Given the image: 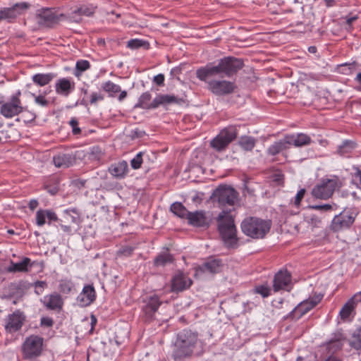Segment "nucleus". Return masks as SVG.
I'll use <instances>...</instances> for the list:
<instances>
[{
	"instance_id": "obj_1",
	"label": "nucleus",
	"mask_w": 361,
	"mask_h": 361,
	"mask_svg": "<svg viewBox=\"0 0 361 361\" xmlns=\"http://www.w3.org/2000/svg\"><path fill=\"white\" fill-rule=\"evenodd\" d=\"M243 66V62L241 59L235 57H225L221 59L217 65H207L204 68H199L196 72V75L202 81H206L208 78L216 75H224L231 77Z\"/></svg>"
},
{
	"instance_id": "obj_2",
	"label": "nucleus",
	"mask_w": 361,
	"mask_h": 361,
	"mask_svg": "<svg viewBox=\"0 0 361 361\" xmlns=\"http://www.w3.org/2000/svg\"><path fill=\"white\" fill-rule=\"evenodd\" d=\"M198 334L189 329L178 333L173 344L172 357L175 360L190 357L197 344Z\"/></svg>"
},
{
	"instance_id": "obj_3",
	"label": "nucleus",
	"mask_w": 361,
	"mask_h": 361,
	"mask_svg": "<svg viewBox=\"0 0 361 361\" xmlns=\"http://www.w3.org/2000/svg\"><path fill=\"white\" fill-rule=\"evenodd\" d=\"M218 230L227 247H233L237 243L236 227L233 216L229 212L222 211L216 218Z\"/></svg>"
},
{
	"instance_id": "obj_4",
	"label": "nucleus",
	"mask_w": 361,
	"mask_h": 361,
	"mask_svg": "<svg viewBox=\"0 0 361 361\" xmlns=\"http://www.w3.org/2000/svg\"><path fill=\"white\" fill-rule=\"evenodd\" d=\"M152 94L149 92L142 93L135 105V108L143 109H154L159 106L168 105L171 104H181L184 101L183 99L171 94H158L152 102Z\"/></svg>"
},
{
	"instance_id": "obj_5",
	"label": "nucleus",
	"mask_w": 361,
	"mask_h": 361,
	"mask_svg": "<svg viewBox=\"0 0 361 361\" xmlns=\"http://www.w3.org/2000/svg\"><path fill=\"white\" fill-rule=\"evenodd\" d=\"M270 221L257 217H249L241 223V229L244 234L254 238H263L271 228Z\"/></svg>"
},
{
	"instance_id": "obj_6",
	"label": "nucleus",
	"mask_w": 361,
	"mask_h": 361,
	"mask_svg": "<svg viewBox=\"0 0 361 361\" xmlns=\"http://www.w3.org/2000/svg\"><path fill=\"white\" fill-rule=\"evenodd\" d=\"M44 338L37 335H30L23 341L21 346L23 359H33L39 357L43 350Z\"/></svg>"
},
{
	"instance_id": "obj_7",
	"label": "nucleus",
	"mask_w": 361,
	"mask_h": 361,
	"mask_svg": "<svg viewBox=\"0 0 361 361\" xmlns=\"http://www.w3.org/2000/svg\"><path fill=\"white\" fill-rule=\"evenodd\" d=\"M237 135L238 131L235 126L226 127L212 140L210 145L216 151L222 152L236 138Z\"/></svg>"
},
{
	"instance_id": "obj_8",
	"label": "nucleus",
	"mask_w": 361,
	"mask_h": 361,
	"mask_svg": "<svg viewBox=\"0 0 361 361\" xmlns=\"http://www.w3.org/2000/svg\"><path fill=\"white\" fill-rule=\"evenodd\" d=\"M238 193L228 186H220L212 194L214 201L217 202L221 207L235 205L238 201Z\"/></svg>"
},
{
	"instance_id": "obj_9",
	"label": "nucleus",
	"mask_w": 361,
	"mask_h": 361,
	"mask_svg": "<svg viewBox=\"0 0 361 361\" xmlns=\"http://www.w3.org/2000/svg\"><path fill=\"white\" fill-rule=\"evenodd\" d=\"M21 92L18 90L13 94L10 99L4 102L0 108V114L6 118H11L23 112V106L20 99Z\"/></svg>"
},
{
	"instance_id": "obj_10",
	"label": "nucleus",
	"mask_w": 361,
	"mask_h": 361,
	"mask_svg": "<svg viewBox=\"0 0 361 361\" xmlns=\"http://www.w3.org/2000/svg\"><path fill=\"white\" fill-rule=\"evenodd\" d=\"M65 18L64 14L58 15L53 9L48 8L37 10L35 15L37 23L44 27H51Z\"/></svg>"
},
{
	"instance_id": "obj_11",
	"label": "nucleus",
	"mask_w": 361,
	"mask_h": 361,
	"mask_svg": "<svg viewBox=\"0 0 361 361\" xmlns=\"http://www.w3.org/2000/svg\"><path fill=\"white\" fill-rule=\"evenodd\" d=\"M337 187L336 179H322L313 188L312 194L316 198L326 200L333 195Z\"/></svg>"
},
{
	"instance_id": "obj_12",
	"label": "nucleus",
	"mask_w": 361,
	"mask_h": 361,
	"mask_svg": "<svg viewBox=\"0 0 361 361\" xmlns=\"http://www.w3.org/2000/svg\"><path fill=\"white\" fill-rule=\"evenodd\" d=\"M323 298V295L316 294L312 298L301 302L290 313V317L293 319H299L316 305H317Z\"/></svg>"
},
{
	"instance_id": "obj_13",
	"label": "nucleus",
	"mask_w": 361,
	"mask_h": 361,
	"mask_svg": "<svg viewBox=\"0 0 361 361\" xmlns=\"http://www.w3.org/2000/svg\"><path fill=\"white\" fill-rule=\"evenodd\" d=\"M208 78L205 82L207 89L213 94L219 96L229 94L234 92L235 85L233 82L225 80H214Z\"/></svg>"
},
{
	"instance_id": "obj_14",
	"label": "nucleus",
	"mask_w": 361,
	"mask_h": 361,
	"mask_svg": "<svg viewBox=\"0 0 361 361\" xmlns=\"http://www.w3.org/2000/svg\"><path fill=\"white\" fill-rule=\"evenodd\" d=\"M355 216L350 210H344L333 219L331 228L334 231L348 228L354 222Z\"/></svg>"
},
{
	"instance_id": "obj_15",
	"label": "nucleus",
	"mask_w": 361,
	"mask_h": 361,
	"mask_svg": "<svg viewBox=\"0 0 361 361\" xmlns=\"http://www.w3.org/2000/svg\"><path fill=\"white\" fill-rule=\"evenodd\" d=\"M80 223V216L77 209H68L63 211L59 226L63 232L71 233L72 232L71 224L78 225Z\"/></svg>"
},
{
	"instance_id": "obj_16",
	"label": "nucleus",
	"mask_w": 361,
	"mask_h": 361,
	"mask_svg": "<svg viewBox=\"0 0 361 361\" xmlns=\"http://www.w3.org/2000/svg\"><path fill=\"white\" fill-rule=\"evenodd\" d=\"M29 4L25 2L17 3L12 7H4L0 8V21L7 20L11 22L23 11L29 8Z\"/></svg>"
},
{
	"instance_id": "obj_17",
	"label": "nucleus",
	"mask_w": 361,
	"mask_h": 361,
	"mask_svg": "<svg viewBox=\"0 0 361 361\" xmlns=\"http://www.w3.org/2000/svg\"><path fill=\"white\" fill-rule=\"evenodd\" d=\"M96 290L92 284L85 285L76 301L80 307H88L96 300Z\"/></svg>"
},
{
	"instance_id": "obj_18",
	"label": "nucleus",
	"mask_w": 361,
	"mask_h": 361,
	"mask_svg": "<svg viewBox=\"0 0 361 361\" xmlns=\"http://www.w3.org/2000/svg\"><path fill=\"white\" fill-rule=\"evenodd\" d=\"M25 317L20 310L9 314L6 319L5 329L8 333H14L20 330L23 324Z\"/></svg>"
},
{
	"instance_id": "obj_19",
	"label": "nucleus",
	"mask_w": 361,
	"mask_h": 361,
	"mask_svg": "<svg viewBox=\"0 0 361 361\" xmlns=\"http://www.w3.org/2000/svg\"><path fill=\"white\" fill-rule=\"evenodd\" d=\"M360 302H361V291L356 293L342 307L339 312L341 319L343 321L349 319L352 314H355V309Z\"/></svg>"
},
{
	"instance_id": "obj_20",
	"label": "nucleus",
	"mask_w": 361,
	"mask_h": 361,
	"mask_svg": "<svg viewBox=\"0 0 361 361\" xmlns=\"http://www.w3.org/2000/svg\"><path fill=\"white\" fill-rule=\"evenodd\" d=\"M57 94L67 97L75 90V82L71 78H61L58 79L54 85Z\"/></svg>"
},
{
	"instance_id": "obj_21",
	"label": "nucleus",
	"mask_w": 361,
	"mask_h": 361,
	"mask_svg": "<svg viewBox=\"0 0 361 361\" xmlns=\"http://www.w3.org/2000/svg\"><path fill=\"white\" fill-rule=\"evenodd\" d=\"M290 283V274L286 270H281L274 276L273 281V289L274 292H278L281 290H288Z\"/></svg>"
},
{
	"instance_id": "obj_22",
	"label": "nucleus",
	"mask_w": 361,
	"mask_h": 361,
	"mask_svg": "<svg viewBox=\"0 0 361 361\" xmlns=\"http://www.w3.org/2000/svg\"><path fill=\"white\" fill-rule=\"evenodd\" d=\"M192 283V280L183 272L178 271L171 280V290L180 292L189 288Z\"/></svg>"
},
{
	"instance_id": "obj_23",
	"label": "nucleus",
	"mask_w": 361,
	"mask_h": 361,
	"mask_svg": "<svg viewBox=\"0 0 361 361\" xmlns=\"http://www.w3.org/2000/svg\"><path fill=\"white\" fill-rule=\"evenodd\" d=\"M41 302L43 305L49 310L59 312L62 310L63 306V298L57 293L44 296V298L41 299Z\"/></svg>"
},
{
	"instance_id": "obj_24",
	"label": "nucleus",
	"mask_w": 361,
	"mask_h": 361,
	"mask_svg": "<svg viewBox=\"0 0 361 361\" xmlns=\"http://www.w3.org/2000/svg\"><path fill=\"white\" fill-rule=\"evenodd\" d=\"M186 219L188 224L195 227H208L209 225L206 212L202 210L194 212H190Z\"/></svg>"
},
{
	"instance_id": "obj_25",
	"label": "nucleus",
	"mask_w": 361,
	"mask_h": 361,
	"mask_svg": "<svg viewBox=\"0 0 361 361\" xmlns=\"http://www.w3.org/2000/svg\"><path fill=\"white\" fill-rule=\"evenodd\" d=\"M223 264L219 259L209 258L197 268V271L201 273L216 274L221 271Z\"/></svg>"
},
{
	"instance_id": "obj_26",
	"label": "nucleus",
	"mask_w": 361,
	"mask_h": 361,
	"mask_svg": "<svg viewBox=\"0 0 361 361\" xmlns=\"http://www.w3.org/2000/svg\"><path fill=\"white\" fill-rule=\"evenodd\" d=\"M286 136L289 146L293 145L296 147H301L309 145L312 142L311 137L305 133L286 135Z\"/></svg>"
},
{
	"instance_id": "obj_27",
	"label": "nucleus",
	"mask_w": 361,
	"mask_h": 361,
	"mask_svg": "<svg viewBox=\"0 0 361 361\" xmlns=\"http://www.w3.org/2000/svg\"><path fill=\"white\" fill-rule=\"evenodd\" d=\"M75 161V157L71 153H59L53 157V162L58 168H68Z\"/></svg>"
},
{
	"instance_id": "obj_28",
	"label": "nucleus",
	"mask_w": 361,
	"mask_h": 361,
	"mask_svg": "<svg viewBox=\"0 0 361 361\" xmlns=\"http://www.w3.org/2000/svg\"><path fill=\"white\" fill-rule=\"evenodd\" d=\"M109 172L116 178H124L128 173V165L127 161H121L111 164L109 167Z\"/></svg>"
},
{
	"instance_id": "obj_29",
	"label": "nucleus",
	"mask_w": 361,
	"mask_h": 361,
	"mask_svg": "<svg viewBox=\"0 0 361 361\" xmlns=\"http://www.w3.org/2000/svg\"><path fill=\"white\" fill-rule=\"evenodd\" d=\"M34 262L28 257H23L21 261L18 262H11L10 265L7 268V271L11 273L16 272H27L33 266Z\"/></svg>"
},
{
	"instance_id": "obj_30",
	"label": "nucleus",
	"mask_w": 361,
	"mask_h": 361,
	"mask_svg": "<svg viewBox=\"0 0 361 361\" xmlns=\"http://www.w3.org/2000/svg\"><path fill=\"white\" fill-rule=\"evenodd\" d=\"M344 338L342 334H336L334 338H331L329 341H328L325 348L329 353H334L338 350H341L343 346V341Z\"/></svg>"
},
{
	"instance_id": "obj_31",
	"label": "nucleus",
	"mask_w": 361,
	"mask_h": 361,
	"mask_svg": "<svg viewBox=\"0 0 361 361\" xmlns=\"http://www.w3.org/2000/svg\"><path fill=\"white\" fill-rule=\"evenodd\" d=\"M161 304L158 296L154 295L150 296L144 307V312L149 317H152L154 313L158 310L159 307Z\"/></svg>"
},
{
	"instance_id": "obj_32",
	"label": "nucleus",
	"mask_w": 361,
	"mask_h": 361,
	"mask_svg": "<svg viewBox=\"0 0 361 361\" xmlns=\"http://www.w3.org/2000/svg\"><path fill=\"white\" fill-rule=\"evenodd\" d=\"M289 148L288 142H287L286 136L283 139L274 142L267 149V152L269 155L276 156L280 152Z\"/></svg>"
},
{
	"instance_id": "obj_33",
	"label": "nucleus",
	"mask_w": 361,
	"mask_h": 361,
	"mask_svg": "<svg viewBox=\"0 0 361 361\" xmlns=\"http://www.w3.org/2000/svg\"><path fill=\"white\" fill-rule=\"evenodd\" d=\"M56 77V75L54 73H37L32 75V80L35 84L42 87L48 85Z\"/></svg>"
},
{
	"instance_id": "obj_34",
	"label": "nucleus",
	"mask_w": 361,
	"mask_h": 361,
	"mask_svg": "<svg viewBox=\"0 0 361 361\" xmlns=\"http://www.w3.org/2000/svg\"><path fill=\"white\" fill-rule=\"evenodd\" d=\"M257 143V140L251 136H241L238 142V145L245 151H252Z\"/></svg>"
},
{
	"instance_id": "obj_35",
	"label": "nucleus",
	"mask_w": 361,
	"mask_h": 361,
	"mask_svg": "<svg viewBox=\"0 0 361 361\" xmlns=\"http://www.w3.org/2000/svg\"><path fill=\"white\" fill-rule=\"evenodd\" d=\"M173 262V257L167 251L158 255L154 261V265L157 267H164L167 264H171Z\"/></svg>"
},
{
	"instance_id": "obj_36",
	"label": "nucleus",
	"mask_w": 361,
	"mask_h": 361,
	"mask_svg": "<svg viewBox=\"0 0 361 361\" xmlns=\"http://www.w3.org/2000/svg\"><path fill=\"white\" fill-rule=\"evenodd\" d=\"M171 211L176 216L183 219H187L190 212L180 202L172 204Z\"/></svg>"
},
{
	"instance_id": "obj_37",
	"label": "nucleus",
	"mask_w": 361,
	"mask_h": 361,
	"mask_svg": "<svg viewBox=\"0 0 361 361\" xmlns=\"http://www.w3.org/2000/svg\"><path fill=\"white\" fill-rule=\"evenodd\" d=\"M102 89L109 93V97H114L116 93L121 92V87L110 80L104 82Z\"/></svg>"
},
{
	"instance_id": "obj_38",
	"label": "nucleus",
	"mask_w": 361,
	"mask_h": 361,
	"mask_svg": "<svg viewBox=\"0 0 361 361\" xmlns=\"http://www.w3.org/2000/svg\"><path fill=\"white\" fill-rule=\"evenodd\" d=\"M127 47L131 49H137L141 47L148 49L149 48V43L144 39H132L127 42Z\"/></svg>"
},
{
	"instance_id": "obj_39",
	"label": "nucleus",
	"mask_w": 361,
	"mask_h": 361,
	"mask_svg": "<svg viewBox=\"0 0 361 361\" xmlns=\"http://www.w3.org/2000/svg\"><path fill=\"white\" fill-rule=\"evenodd\" d=\"M355 147V144L352 141L345 140L338 147V152L343 156L347 155Z\"/></svg>"
},
{
	"instance_id": "obj_40",
	"label": "nucleus",
	"mask_w": 361,
	"mask_h": 361,
	"mask_svg": "<svg viewBox=\"0 0 361 361\" xmlns=\"http://www.w3.org/2000/svg\"><path fill=\"white\" fill-rule=\"evenodd\" d=\"M30 95L34 98L35 103L41 107H48L49 105V101L46 99L47 92H44L43 94H36L35 93H30Z\"/></svg>"
},
{
	"instance_id": "obj_41",
	"label": "nucleus",
	"mask_w": 361,
	"mask_h": 361,
	"mask_svg": "<svg viewBox=\"0 0 361 361\" xmlns=\"http://www.w3.org/2000/svg\"><path fill=\"white\" fill-rule=\"evenodd\" d=\"M73 288L74 284L70 280H61L59 285V290L63 294H69Z\"/></svg>"
},
{
	"instance_id": "obj_42",
	"label": "nucleus",
	"mask_w": 361,
	"mask_h": 361,
	"mask_svg": "<svg viewBox=\"0 0 361 361\" xmlns=\"http://www.w3.org/2000/svg\"><path fill=\"white\" fill-rule=\"evenodd\" d=\"M96 7L93 5H83L75 10V14L80 13L82 16H91L95 11Z\"/></svg>"
},
{
	"instance_id": "obj_43",
	"label": "nucleus",
	"mask_w": 361,
	"mask_h": 361,
	"mask_svg": "<svg viewBox=\"0 0 361 361\" xmlns=\"http://www.w3.org/2000/svg\"><path fill=\"white\" fill-rule=\"evenodd\" d=\"M103 156V152L99 146H92L89 150V159L91 160H99Z\"/></svg>"
},
{
	"instance_id": "obj_44",
	"label": "nucleus",
	"mask_w": 361,
	"mask_h": 361,
	"mask_svg": "<svg viewBox=\"0 0 361 361\" xmlns=\"http://www.w3.org/2000/svg\"><path fill=\"white\" fill-rule=\"evenodd\" d=\"M355 66L356 63L355 62L341 64L338 67V71L344 75H351L354 73Z\"/></svg>"
},
{
	"instance_id": "obj_45",
	"label": "nucleus",
	"mask_w": 361,
	"mask_h": 361,
	"mask_svg": "<svg viewBox=\"0 0 361 361\" xmlns=\"http://www.w3.org/2000/svg\"><path fill=\"white\" fill-rule=\"evenodd\" d=\"M351 345L355 349L361 348V327L357 329L353 334Z\"/></svg>"
},
{
	"instance_id": "obj_46",
	"label": "nucleus",
	"mask_w": 361,
	"mask_h": 361,
	"mask_svg": "<svg viewBox=\"0 0 361 361\" xmlns=\"http://www.w3.org/2000/svg\"><path fill=\"white\" fill-rule=\"evenodd\" d=\"M145 154V152H140L131 159L130 166L133 169L137 170L141 167L142 163L143 162L142 157Z\"/></svg>"
},
{
	"instance_id": "obj_47",
	"label": "nucleus",
	"mask_w": 361,
	"mask_h": 361,
	"mask_svg": "<svg viewBox=\"0 0 361 361\" xmlns=\"http://www.w3.org/2000/svg\"><path fill=\"white\" fill-rule=\"evenodd\" d=\"M134 248L130 246H125L120 248L117 252L116 256L118 257H128L132 255Z\"/></svg>"
},
{
	"instance_id": "obj_48",
	"label": "nucleus",
	"mask_w": 361,
	"mask_h": 361,
	"mask_svg": "<svg viewBox=\"0 0 361 361\" xmlns=\"http://www.w3.org/2000/svg\"><path fill=\"white\" fill-rule=\"evenodd\" d=\"M46 209H39L36 213V224L38 226H42L46 223Z\"/></svg>"
},
{
	"instance_id": "obj_49",
	"label": "nucleus",
	"mask_w": 361,
	"mask_h": 361,
	"mask_svg": "<svg viewBox=\"0 0 361 361\" xmlns=\"http://www.w3.org/2000/svg\"><path fill=\"white\" fill-rule=\"evenodd\" d=\"M254 291L260 294L263 298H267L271 294V288L265 285L256 286Z\"/></svg>"
},
{
	"instance_id": "obj_50",
	"label": "nucleus",
	"mask_w": 361,
	"mask_h": 361,
	"mask_svg": "<svg viewBox=\"0 0 361 361\" xmlns=\"http://www.w3.org/2000/svg\"><path fill=\"white\" fill-rule=\"evenodd\" d=\"M32 286L35 287V293L39 295L44 292L47 283L43 281H37Z\"/></svg>"
},
{
	"instance_id": "obj_51",
	"label": "nucleus",
	"mask_w": 361,
	"mask_h": 361,
	"mask_svg": "<svg viewBox=\"0 0 361 361\" xmlns=\"http://www.w3.org/2000/svg\"><path fill=\"white\" fill-rule=\"evenodd\" d=\"M90 67V62L86 60H80L77 61L75 66L76 71H79L80 73L85 71L86 70L89 69Z\"/></svg>"
},
{
	"instance_id": "obj_52",
	"label": "nucleus",
	"mask_w": 361,
	"mask_h": 361,
	"mask_svg": "<svg viewBox=\"0 0 361 361\" xmlns=\"http://www.w3.org/2000/svg\"><path fill=\"white\" fill-rule=\"evenodd\" d=\"M69 125L72 128V133L73 135H79L81 133V130L78 127V121L76 118H72L69 121Z\"/></svg>"
},
{
	"instance_id": "obj_53",
	"label": "nucleus",
	"mask_w": 361,
	"mask_h": 361,
	"mask_svg": "<svg viewBox=\"0 0 361 361\" xmlns=\"http://www.w3.org/2000/svg\"><path fill=\"white\" fill-rule=\"evenodd\" d=\"M312 209L317 211H324L327 212L330 211L333 209V205L329 204H315L311 207Z\"/></svg>"
},
{
	"instance_id": "obj_54",
	"label": "nucleus",
	"mask_w": 361,
	"mask_h": 361,
	"mask_svg": "<svg viewBox=\"0 0 361 361\" xmlns=\"http://www.w3.org/2000/svg\"><path fill=\"white\" fill-rule=\"evenodd\" d=\"M104 97L101 93L92 92L90 95V103L91 104H95L98 101H102Z\"/></svg>"
},
{
	"instance_id": "obj_55",
	"label": "nucleus",
	"mask_w": 361,
	"mask_h": 361,
	"mask_svg": "<svg viewBox=\"0 0 361 361\" xmlns=\"http://www.w3.org/2000/svg\"><path fill=\"white\" fill-rule=\"evenodd\" d=\"M305 194V190L304 188L300 189L296 194L294 200V204L298 207L300 204L301 200L303 199Z\"/></svg>"
},
{
	"instance_id": "obj_56",
	"label": "nucleus",
	"mask_w": 361,
	"mask_h": 361,
	"mask_svg": "<svg viewBox=\"0 0 361 361\" xmlns=\"http://www.w3.org/2000/svg\"><path fill=\"white\" fill-rule=\"evenodd\" d=\"M47 213V219H48V224H50L51 221H58L60 223V219L57 217V215L55 212L51 210L46 209Z\"/></svg>"
},
{
	"instance_id": "obj_57",
	"label": "nucleus",
	"mask_w": 361,
	"mask_h": 361,
	"mask_svg": "<svg viewBox=\"0 0 361 361\" xmlns=\"http://www.w3.org/2000/svg\"><path fill=\"white\" fill-rule=\"evenodd\" d=\"M67 18L71 22L80 23L82 20V15L80 13L75 14V11H73L68 15Z\"/></svg>"
},
{
	"instance_id": "obj_58",
	"label": "nucleus",
	"mask_w": 361,
	"mask_h": 361,
	"mask_svg": "<svg viewBox=\"0 0 361 361\" xmlns=\"http://www.w3.org/2000/svg\"><path fill=\"white\" fill-rule=\"evenodd\" d=\"M153 81L159 86L164 85V75L161 73L158 74L154 77Z\"/></svg>"
},
{
	"instance_id": "obj_59",
	"label": "nucleus",
	"mask_w": 361,
	"mask_h": 361,
	"mask_svg": "<svg viewBox=\"0 0 361 361\" xmlns=\"http://www.w3.org/2000/svg\"><path fill=\"white\" fill-rule=\"evenodd\" d=\"M53 323V319L49 317H43L41 319V324L45 326H51Z\"/></svg>"
},
{
	"instance_id": "obj_60",
	"label": "nucleus",
	"mask_w": 361,
	"mask_h": 361,
	"mask_svg": "<svg viewBox=\"0 0 361 361\" xmlns=\"http://www.w3.org/2000/svg\"><path fill=\"white\" fill-rule=\"evenodd\" d=\"M38 201L36 200H31L29 202V208L30 210L34 211L38 206Z\"/></svg>"
},
{
	"instance_id": "obj_61",
	"label": "nucleus",
	"mask_w": 361,
	"mask_h": 361,
	"mask_svg": "<svg viewBox=\"0 0 361 361\" xmlns=\"http://www.w3.org/2000/svg\"><path fill=\"white\" fill-rule=\"evenodd\" d=\"M120 92V94L118 96V101L121 102L123 101L127 96V92L126 90H123V91H121L119 92Z\"/></svg>"
},
{
	"instance_id": "obj_62",
	"label": "nucleus",
	"mask_w": 361,
	"mask_h": 361,
	"mask_svg": "<svg viewBox=\"0 0 361 361\" xmlns=\"http://www.w3.org/2000/svg\"><path fill=\"white\" fill-rule=\"evenodd\" d=\"M325 361H343L341 358L338 357L334 356V355H330L329 356Z\"/></svg>"
},
{
	"instance_id": "obj_63",
	"label": "nucleus",
	"mask_w": 361,
	"mask_h": 361,
	"mask_svg": "<svg viewBox=\"0 0 361 361\" xmlns=\"http://www.w3.org/2000/svg\"><path fill=\"white\" fill-rule=\"evenodd\" d=\"M317 51V49L314 46H311L308 48V51L312 54H315Z\"/></svg>"
},
{
	"instance_id": "obj_64",
	"label": "nucleus",
	"mask_w": 361,
	"mask_h": 361,
	"mask_svg": "<svg viewBox=\"0 0 361 361\" xmlns=\"http://www.w3.org/2000/svg\"><path fill=\"white\" fill-rule=\"evenodd\" d=\"M357 19V17H351L347 19L346 22L348 25H351L355 20Z\"/></svg>"
}]
</instances>
